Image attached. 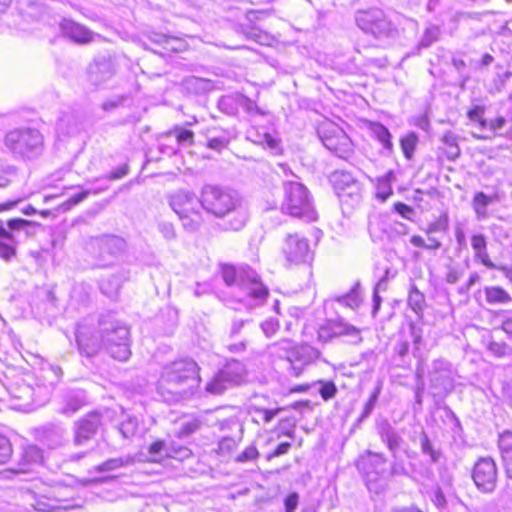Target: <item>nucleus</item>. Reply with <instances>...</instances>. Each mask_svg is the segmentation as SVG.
I'll return each mask as SVG.
<instances>
[{"mask_svg": "<svg viewBox=\"0 0 512 512\" xmlns=\"http://www.w3.org/2000/svg\"><path fill=\"white\" fill-rule=\"evenodd\" d=\"M4 143L14 155L23 159H35L44 151V137L37 129L11 130L6 134Z\"/></svg>", "mask_w": 512, "mask_h": 512, "instance_id": "nucleus-6", "label": "nucleus"}, {"mask_svg": "<svg viewBox=\"0 0 512 512\" xmlns=\"http://www.w3.org/2000/svg\"><path fill=\"white\" fill-rule=\"evenodd\" d=\"M41 391V388L36 390L25 382L16 383L10 388L12 398L19 402L15 406L26 411L44 404V400L39 398Z\"/></svg>", "mask_w": 512, "mask_h": 512, "instance_id": "nucleus-14", "label": "nucleus"}, {"mask_svg": "<svg viewBox=\"0 0 512 512\" xmlns=\"http://www.w3.org/2000/svg\"><path fill=\"white\" fill-rule=\"evenodd\" d=\"M235 447V441L231 438H224L219 442V450L221 452H229Z\"/></svg>", "mask_w": 512, "mask_h": 512, "instance_id": "nucleus-61", "label": "nucleus"}, {"mask_svg": "<svg viewBox=\"0 0 512 512\" xmlns=\"http://www.w3.org/2000/svg\"><path fill=\"white\" fill-rule=\"evenodd\" d=\"M115 72L114 64L105 57L95 60L88 69L89 81L93 85H100L109 80Z\"/></svg>", "mask_w": 512, "mask_h": 512, "instance_id": "nucleus-19", "label": "nucleus"}, {"mask_svg": "<svg viewBox=\"0 0 512 512\" xmlns=\"http://www.w3.org/2000/svg\"><path fill=\"white\" fill-rule=\"evenodd\" d=\"M160 233L167 240H172L176 237V232L173 224L169 222H162L158 226Z\"/></svg>", "mask_w": 512, "mask_h": 512, "instance_id": "nucleus-51", "label": "nucleus"}, {"mask_svg": "<svg viewBox=\"0 0 512 512\" xmlns=\"http://www.w3.org/2000/svg\"><path fill=\"white\" fill-rule=\"evenodd\" d=\"M356 23L360 29L376 37L387 35L391 30V23L383 11L377 8L359 11L356 14Z\"/></svg>", "mask_w": 512, "mask_h": 512, "instance_id": "nucleus-11", "label": "nucleus"}, {"mask_svg": "<svg viewBox=\"0 0 512 512\" xmlns=\"http://www.w3.org/2000/svg\"><path fill=\"white\" fill-rule=\"evenodd\" d=\"M417 143L418 136L414 132H410L401 138V149L407 159H412Z\"/></svg>", "mask_w": 512, "mask_h": 512, "instance_id": "nucleus-35", "label": "nucleus"}, {"mask_svg": "<svg viewBox=\"0 0 512 512\" xmlns=\"http://www.w3.org/2000/svg\"><path fill=\"white\" fill-rule=\"evenodd\" d=\"M228 142H229L228 138L225 137V136L212 137V138L208 139L207 146L210 149H213V150H216V151H221L222 149H224L228 145Z\"/></svg>", "mask_w": 512, "mask_h": 512, "instance_id": "nucleus-50", "label": "nucleus"}, {"mask_svg": "<svg viewBox=\"0 0 512 512\" xmlns=\"http://www.w3.org/2000/svg\"><path fill=\"white\" fill-rule=\"evenodd\" d=\"M499 448L506 474L512 479V432L505 431L500 435Z\"/></svg>", "mask_w": 512, "mask_h": 512, "instance_id": "nucleus-22", "label": "nucleus"}, {"mask_svg": "<svg viewBox=\"0 0 512 512\" xmlns=\"http://www.w3.org/2000/svg\"><path fill=\"white\" fill-rule=\"evenodd\" d=\"M331 182L341 203L349 206L360 203L362 185L350 172L335 171L331 176Z\"/></svg>", "mask_w": 512, "mask_h": 512, "instance_id": "nucleus-9", "label": "nucleus"}, {"mask_svg": "<svg viewBox=\"0 0 512 512\" xmlns=\"http://www.w3.org/2000/svg\"><path fill=\"white\" fill-rule=\"evenodd\" d=\"M60 29L66 37L78 44H88L95 37L92 31L71 19H63L60 23Z\"/></svg>", "mask_w": 512, "mask_h": 512, "instance_id": "nucleus-17", "label": "nucleus"}, {"mask_svg": "<svg viewBox=\"0 0 512 512\" xmlns=\"http://www.w3.org/2000/svg\"><path fill=\"white\" fill-rule=\"evenodd\" d=\"M336 393H337V387L331 381L322 383L321 387L319 388V394L321 395L322 399L325 401H328V400L334 398Z\"/></svg>", "mask_w": 512, "mask_h": 512, "instance_id": "nucleus-48", "label": "nucleus"}, {"mask_svg": "<svg viewBox=\"0 0 512 512\" xmlns=\"http://www.w3.org/2000/svg\"><path fill=\"white\" fill-rule=\"evenodd\" d=\"M85 404V396L82 392H73L66 396L59 412L65 416H72Z\"/></svg>", "mask_w": 512, "mask_h": 512, "instance_id": "nucleus-24", "label": "nucleus"}, {"mask_svg": "<svg viewBox=\"0 0 512 512\" xmlns=\"http://www.w3.org/2000/svg\"><path fill=\"white\" fill-rule=\"evenodd\" d=\"M299 496L297 493L289 494L285 499V512H294L298 505Z\"/></svg>", "mask_w": 512, "mask_h": 512, "instance_id": "nucleus-53", "label": "nucleus"}, {"mask_svg": "<svg viewBox=\"0 0 512 512\" xmlns=\"http://www.w3.org/2000/svg\"><path fill=\"white\" fill-rule=\"evenodd\" d=\"M290 447L291 444L289 442H283L276 447L274 452L268 458L284 455L289 451Z\"/></svg>", "mask_w": 512, "mask_h": 512, "instance_id": "nucleus-59", "label": "nucleus"}, {"mask_svg": "<svg viewBox=\"0 0 512 512\" xmlns=\"http://www.w3.org/2000/svg\"><path fill=\"white\" fill-rule=\"evenodd\" d=\"M285 198L282 209L293 217L314 221L317 218L312 200L307 188L295 181L284 184Z\"/></svg>", "mask_w": 512, "mask_h": 512, "instance_id": "nucleus-7", "label": "nucleus"}, {"mask_svg": "<svg viewBox=\"0 0 512 512\" xmlns=\"http://www.w3.org/2000/svg\"><path fill=\"white\" fill-rule=\"evenodd\" d=\"M170 134L175 136L177 143L181 146H192L194 144V133L182 126H175Z\"/></svg>", "mask_w": 512, "mask_h": 512, "instance_id": "nucleus-34", "label": "nucleus"}, {"mask_svg": "<svg viewBox=\"0 0 512 512\" xmlns=\"http://www.w3.org/2000/svg\"><path fill=\"white\" fill-rule=\"evenodd\" d=\"M99 425L100 414L98 412L89 413L81 418L75 427V445H83L90 440L95 435Z\"/></svg>", "mask_w": 512, "mask_h": 512, "instance_id": "nucleus-15", "label": "nucleus"}, {"mask_svg": "<svg viewBox=\"0 0 512 512\" xmlns=\"http://www.w3.org/2000/svg\"><path fill=\"white\" fill-rule=\"evenodd\" d=\"M472 478L479 490L491 493L496 488L497 467L492 458L479 459L473 468Z\"/></svg>", "mask_w": 512, "mask_h": 512, "instance_id": "nucleus-13", "label": "nucleus"}, {"mask_svg": "<svg viewBox=\"0 0 512 512\" xmlns=\"http://www.w3.org/2000/svg\"><path fill=\"white\" fill-rule=\"evenodd\" d=\"M199 426H200V424L197 420L184 422L181 425V429H180L179 433L181 436H188V435L194 433L195 431H197L199 429Z\"/></svg>", "mask_w": 512, "mask_h": 512, "instance_id": "nucleus-52", "label": "nucleus"}, {"mask_svg": "<svg viewBox=\"0 0 512 512\" xmlns=\"http://www.w3.org/2000/svg\"><path fill=\"white\" fill-rule=\"evenodd\" d=\"M258 456H259V452H258L257 448L255 446L251 445V446H248L247 448H245V450L237 456L236 461L237 462L253 461V460L257 459Z\"/></svg>", "mask_w": 512, "mask_h": 512, "instance_id": "nucleus-49", "label": "nucleus"}, {"mask_svg": "<svg viewBox=\"0 0 512 512\" xmlns=\"http://www.w3.org/2000/svg\"><path fill=\"white\" fill-rule=\"evenodd\" d=\"M471 246L475 252V257L479 259L483 265H485L488 268L494 267L487 253V243L484 235H473L471 238Z\"/></svg>", "mask_w": 512, "mask_h": 512, "instance_id": "nucleus-25", "label": "nucleus"}, {"mask_svg": "<svg viewBox=\"0 0 512 512\" xmlns=\"http://www.w3.org/2000/svg\"><path fill=\"white\" fill-rule=\"evenodd\" d=\"M389 273H390V270L388 268H386L384 271V275L379 279V281L377 282V284L374 288L373 300H374V310L375 311L379 309V306L381 303V298L379 297L378 292L381 290H383V291L386 290L387 279H388Z\"/></svg>", "mask_w": 512, "mask_h": 512, "instance_id": "nucleus-42", "label": "nucleus"}, {"mask_svg": "<svg viewBox=\"0 0 512 512\" xmlns=\"http://www.w3.org/2000/svg\"><path fill=\"white\" fill-rule=\"evenodd\" d=\"M43 460V454L39 447L30 445L24 448L18 468L13 473H29L40 466Z\"/></svg>", "mask_w": 512, "mask_h": 512, "instance_id": "nucleus-20", "label": "nucleus"}, {"mask_svg": "<svg viewBox=\"0 0 512 512\" xmlns=\"http://www.w3.org/2000/svg\"><path fill=\"white\" fill-rule=\"evenodd\" d=\"M256 142L259 144H266L268 147L272 149L277 147L276 139L268 133H264L262 139H259Z\"/></svg>", "mask_w": 512, "mask_h": 512, "instance_id": "nucleus-60", "label": "nucleus"}, {"mask_svg": "<svg viewBox=\"0 0 512 512\" xmlns=\"http://www.w3.org/2000/svg\"><path fill=\"white\" fill-rule=\"evenodd\" d=\"M203 209L223 220L227 231H239L249 220L246 201L236 191L216 185H205L201 190Z\"/></svg>", "mask_w": 512, "mask_h": 512, "instance_id": "nucleus-2", "label": "nucleus"}, {"mask_svg": "<svg viewBox=\"0 0 512 512\" xmlns=\"http://www.w3.org/2000/svg\"><path fill=\"white\" fill-rule=\"evenodd\" d=\"M321 140L328 150L341 158H346L352 151L349 137L339 128H335L332 135L321 136Z\"/></svg>", "mask_w": 512, "mask_h": 512, "instance_id": "nucleus-16", "label": "nucleus"}, {"mask_svg": "<svg viewBox=\"0 0 512 512\" xmlns=\"http://www.w3.org/2000/svg\"><path fill=\"white\" fill-rule=\"evenodd\" d=\"M229 383L219 371L205 386V391L208 394L220 395L228 387Z\"/></svg>", "mask_w": 512, "mask_h": 512, "instance_id": "nucleus-33", "label": "nucleus"}, {"mask_svg": "<svg viewBox=\"0 0 512 512\" xmlns=\"http://www.w3.org/2000/svg\"><path fill=\"white\" fill-rule=\"evenodd\" d=\"M90 193H91V191H90V190H84V191H82V192H80V193H78V194H76V195H74V196L70 197V198L67 200L66 204H67L68 206L77 205V204H79L80 202H82L83 200H85V199L88 197V195H89Z\"/></svg>", "mask_w": 512, "mask_h": 512, "instance_id": "nucleus-54", "label": "nucleus"}, {"mask_svg": "<svg viewBox=\"0 0 512 512\" xmlns=\"http://www.w3.org/2000/svg\"><path fill=\"white\" fill-rule=\"evenodd\" d=\"M489 350L497 356H502L506 352V346L504 344L491 342L488 346Z\"/></svg>", "mask_w": 512, "mask_h": 512, "instance_id": "nucleus-62", "label": "nucleus"}, {"mask_svg": "<svg viewBox=\"0 0 512 512\" xmlns=\"http://www.w3.org/2000/svg\"><path fill=\"white\" fill-rule=\"evenodd\" d=\"M486 301L489 304H507L512 301L511 296L501 287L491 286L485 288Z\"/></svg>", "mask_w": 512, "mask_h": 512, "instance_id": "nucleus-30", "label": "nucleus"}, {"mask_svg": "<svg viewBox=\"0 0 512 512\" xmlns=\"http://www.w3.org/2000/svg\"><path fill=\"white\" fill-rule=\"evenodd\" d=\"M343 335L356 337L359 335V330L350 324L341 321H332L322 325L318 331V338L323 342H327L333 337Z\"/></svg>", "mask_w": 512, "mask_h": 512, "instance_id": "nucleus-18", "label": "nucleus"}, {"mask_svg": "<svg viewBox=\"0 0 512 512\" xmlns=\"http://www.w3.org/2000/svg\"><path fill=\"white\" fill-rule=\"evenodd\" d=\"M132 463V458L129 456L126 457H118L111 458L105 461L104 463L94 467L97 472H110L117 470L119 468L125 467Z\"/></svg>", "mask_w": 512, "mask_h": 512, "instance_id": "nucleus-32", "label": "nucleus"}, {"mask_svg": "<svg viewBox=\"0 0 512 512\" xmlns=\"http://www.w3.org/2000/svg\"><path fill=\"white\" fill-rule=\"evenodd\" d=\"M199 366L188 358L176 360L163 368L157 392L168 403L190 399L199 388Z\"/></svg>", "mask_w": 512, "mask_h": 512, "instance_id": "nucleus-3", "label": "nucleus"}, {"mask_svg": "<svg viewBox=\"0 0 512 512\" xmlns=\"http://www.w3.org/2000/svg\"><path fill=\"white\" fill-rule=\"evenodd\" d=\"M16 168L6 161L0 160V187L8 186L16 177Z\"/></svg>", "mask_w": 512, "mask_h": 512, "instance_id": "nucleus-37", "label": "nucleus"}, {"mask_svg": "<svg viewBox=\"0 0 512 512\" xmlns=\"http://www.w3.org/2000/svg\"><path fill=\"white\" fill-rule=\"evenodd\" d=\"M281 250L289 264L306 263L312 258L308 240L298 233L288 234L284 238Z\"/></svg>", "mask_w": 512, "mask_h": 512, "instance_id": "nucleus-10", "label": "nucleus"}, {"mask_svg": "<svg viewBox=\"0 0 512 512\" xmlns=\"http://www.w3.org/2000/svg\"><path fill=\"white\" fill-rule=\"evenodd\" d=\"M369 130L372 136L375 137L386 150H392L391 134L384 125L378 122H370Z\"/></svg>", "mask_w": 512, "mask_h": 512, "instance_id": "nucleus-28", "label": "nucleus"}, {"mask_svg": "<svg viewBox=\"0 0 512 512\" xmlns=\"http://www.w3.org/2000/svg\"><path fill=\"white\" fill-rule=\"evenodd\" d=\"M421 450L424 454L430 456L432 462H437L440 459V452L435 450L425 433L421 436Z\"/></svg>", "mask_w": 512, "mask_h": 512, "instance_id": "nucleus-43", "label": "nucleus"}, {"mask_svg": "<svg viewBox=\"0 0 512 512\" xmlns=\"http://www.w3.org/2000/svg\"><path fill=\"white\" fill-rule=\"evenodd\" d=\"M444 144V152L449 160H455L460 155V148L458 145V136L452 131H446L441 138Z\"/></svg>", "mask_w": 512, "mask_h": 512, "instance_id": "nucleus-27", "label": "nucleus"}, {"mask_svg": "<svg viewBox=\"0 0 512 512\" xmlns=\"http://www.w3.org/2000/svg\"><path fill=\"white\" fill-rule=\"evenodd\" d=\"M44 442L51 448L62 445L65 438V429L60 426L51 425L45 428Z\"/></svg>", "mask_w": 512, "mask_h": 512, "instance_id": "nucleus-29", "label": "nucleus"}, {"mask_svg": "<svg viewBox=\"0 0 512 512\" xmlns=\"http://www.w3.org/2000/svg\"><path fill=\"white\" fill-rule=\"evenodd\" d=\"M270 353L280 358H285L289 363L293 374L299 376L303 366L312 358L313 349L309 346H293L289 340H282L272 344Z\"/></svg>", "mask_w": 512, "mask_h": 512, "instance_id": "nucleus-8", "label": "nucleus"}, {"mask_svg": "<svg viewBox=\"0 0 512 512\" xmlns=\"http://www.w3.org/2000/svg\"><path fill=\"white\" fill-rule=\"evenodd\" d=\"M169 203L186 231L196 232L203 225L204 209L201 196L197 197L193 192L179 190L171 195Z\"/></svg>", "mask_w": 512, "mask_h": 512, "instance_id": "nucleus-5", "label": "nucleus"}, {"mask_svg": "<svg viewBox=\"0 0 512 512\" xmlns=\"http://www.w3.org/2000/svg\"><path fill=\"white\" fill-rule=\"evenodd\" d=\"M261 328L266 336H271L278 329V324L273 320H266L261 324Z\"/></svg>", "mask_w": 512, "mask_h": 512, "instance_id": "nucleus-55", "label": "nucleus"}, {"mask_svg": "<svg viewBox=\"0 0 512 512\" xmlns=\"http://www.w3.org/2000/svg\"><path fill=\"white\" fill-rule=\"evenodd\" d=\"M12 455V446L9 439L0 435V464L6 463Z\"/></svg>", "mask_w": 512, "mask_h": 512, "instance_id": "nucleus-47", "label": "nucleus"}, {"mask_svg": "<svg viewBox=\"0 0 512 512\" xmlns=\"http://www.w3.org/2000/svg\"><path fill=\"white\" fill-rule=\"evenodd\" d=\"M130 332L128 327L117 320L111 313L102 315L99 319V330L91 339H86L81 333L77 334L79 348L87 356H93L105 350L112 358L126 361L131 355Z\"/></svg>", "mask_w": 512, "mask_h": 512, "instance_id": "nucleus-1", "label": "nucleus"}, {"mask_svg": "<svg viewBox=\"0 0 512 512\" xmlns=\"http://www.w3.org/2000/svg\"><path fill=\"white\" fill-rule=\"evenodd\" d=\"M30 225H32L31 221L12 219L7 222V228L0 226V258L9 261L16 255L17 240L15 233Z\"/></svg>", "mask_w": 512, "mask_h": 512, "instance_id": "nucleus-12", "label": "nucleus"}, {"mask_svg": "<svg viewBox=\"0 0 512 512\" xmlns=\"http://www.w3.org/2000/svg\"><path fill=\"white\" fill-rule=\"evenodd\" d=\"M483 114L484 108L481 106H475L467 115L470 121L478 123L480 128L483 130L486 129L488 125V121L483 118Z\"/></svg>", "mask_w": 512, "mask_h": 512, "instance_id": "nucleus-44", "label": "nucleus"}, {"mask_svg": "<svg viewBox=\"0 0 512 512\" xmlns=\"http://www.w3.org/2000/svg\"><path fill=\"white\" fill-rule=\"evenodd\" d=\"M393 173L390 171L385 176L377 179L376 198L382 202L386 201L392 194L391 177Z\"/></svg>", "mask_w": 512, "mask_h": 512, "instance_id": "nucleus-31", "label": "nucleus"}, {"mask_svg": "<svg viewBox=\"0 0 512 512\" xmlns=\"http://www.w3.org/2000/svg\"><path fill=\"white\" fill-rule=\"evenodd\" d=\"M408 304L415 312L422 310L424 304V295L414 285L409 291Z\"/></svg>", "mask_w": 512, "mask_h": 512, "instance_id": "nucleus-39", "label": "nucleus"}, {"mask_svg": "<svg viewBox=\"0 0 512 512\" xmlns=\"http://www.w3.org/2000/svg\"><path fill=\"white\" fill-rule=\"evenodd\" d=\"M439 34H440V30L437 26L428 27L425 30L424 35L421 39V42H420L421 46L429 47L432 43H434L438 39Z\"/></svg>", "mask_w": 512, "mask_h": 512, "instance_id": "nucleus-46", "label": "nucleus"}, {"mask_svg": "<svg viewBox=\"0 0 512 512\" xmlns=\"http://www.w3.org/2000/svg\"><path fill=\"white\" fill-rule=\"evenodd\" d=\"M137 427V419L127 416V418L120 424L119 431L124 438H130L136 433Z\"/></svg>", "mask_w": 512, "mask_h": 512, "instance_id": "nucleus-40", "label": "nucleus"}, {"mask_svg": "<svg viewBox=\"0 0 512 512\" xmlns=\"http://www.w3.org/2000/svg\"><path fill=\"white\" fill-rule=\"evenodd\" d=\"M222 375L225 377L229 385H238L246 376V369L243 363L232 360L229 361L225 367L220 370Z\"/></svg>", "mask_w": 512, "mask_h": 512, "instance_id": "nucleus-21", "label": "nucleus"}, {"mask_svg": "<svg viewBox=\"0 0 512 512\" xmlns=\"http://www.w3.org/2000/svg\"><path fill=\"white\" fill-rule=\"evenodd\" d=\"M336 301L341 305L347 306L351 309L359 307L361 298L357 289H352L349 293L339 296Z\"/></svg>", "mask_w": 512, "mask_h": 512, "instance_id": "nucleus-38", "label": "nucleus"}, {"mask_svg": "<svg viewBox=\"0 0 512 512\" xmlns=\"http://www.w3.org/2000/svg\"><path fill=\"white\" fill-rule=\"evenodd\" d=\"M395 210L403 217L409 218L410 214L413 212L412 208L404 203L397 202L394 205Z\"/></svg>", "mask_w": 512, "mask_h": 512, "instance_id": "nucleus-57", "label": "nucleus"}, {"mask_svg": "<svg viewBox=\"0 0 512 512\" xmlns=\"http://www.w3.org/2000/svg\"><path fill=\"white\" fill-rule=\"evenodd\" d=\"M505 123V118L498 117L497 119L488 122L487 128H489L493 133H495L497 130L501 129Z\"/></svg>", "mask_w": 512, "mask_h": 512, "instance_id": "nucleus-63", "label": "nucleus"}, {"mask_svg": "<svg viewBox=\"0 0 512 512\" xmlns=\"http://www.w3.org/2000/svg\"><path fill=\"white\" fill-rule=\"evenodd\" d=\"M111 281L114 284V287L112 289L106 287V281H102L100 285L102 292L107 294L108 296H112L113 294H115L119 288L118 278L112 277Z\"/></svg>", "mask_w": 512, "mask_h": 512, "instance_id": "nucleus-56", "label": "nucleus"}, {"mask_svg": "<svg viewBox=\"0 0 512 512\" xmlns=\"http://www.w3.org/2000/svg\"><path fill=\"white\" fill-rule=\"evenodd\" d=\"M222 278L228 286H234V299L247 310H253L264 304L268 289L259 280L258 274L251 268L224 265Z\"/></svg>", "mask_w": 512, "mask_h": 512, "instance_id": "nucleus-4", "label": "nucleus"}, {"mask_svg": "<svg viewBox=\"0 0 512 512\" xmlns=\"http://www.w3.org/2000/svg\"><path fill=\"white\" fill-rule=\"evenodd\" d=\"M152 40L156 43L164 44L166 49L172 51L181 50V43L176 38L169 37L163 34H155Z\"/></svg>", "mask_w": 512, "mask_h": 512, "instance_id": "nucleus-41", "label": "nucleus"}, {"mask_svg": "<svg viewBox=\"0 0 512 512\" xmlns=\"http://www.w3.org/2000/svg\"><path fill=\"white\" fill-rule=\"evenodd\" d=\"M123 100V97H116L114 99L107 100L102 104V108L105 111H111L112 109L118 107L123 102Z\"/></svg>", "mask_w": 512, "mask_h": 512, "instance_id": "nucleus-58", "label": "nucleus"}, {"mask_svg": "<svg viewBox=\"0 0 512 512\" xmlns=\"http://www.w3.org/2000/svg\"><path fill=\"white\" fill-rule=\"evenodd\" d=\"M380 435L382 440L387 444L388 449L395 456L403 442L402 437L388 424L381 428Z\"/></svg>", "mask_w": 512, "mask_h": 512, "instance_id": "nucleus-26", "label": "nucleus"}, {"mask_svg": "<svg viewBox=\"0 0 512 512\" xmlns=\"http://www.w3.org/2000/svg\"><path fill=\"white\" fill-rule=\"evenodd\" d=\"M380 393H381V385L379 384L375 387L374 391L372 392L368 401L366 402L363 412L361 414V419L368 417L372 413Z\"/></svg>", "mask_w": 512, "mask_h": 512, "instance_id": "nucleus-45", "label": "nucleus"}, {"mask_svg": "<svg viewBox=\"0 0 512 512\" xmlns=\"http://www.w3.org/2000/svg\"><path fill=\"white\" fill-rule=\"evenodd\" d=\"M97 244L103 253H107L112 256L118 255L125 248V241L114 235L103 236L97 239Z\"/></svg>", "mask_w": 512, "mask_h": 512, "instance_id": "nucleus-23", "label": "nucleus"}, {"mask_svg": "<svg viewBox=\"0 0 512 512\" xmlns=\"http://www.w3.org/2000/svg\"><path fill=\"white\" fill-rule=\"evenodd\" d=\"M502 329L512 337V312L502 322Z\"/></svg>", "mask_w": 512, "mask_h": 512, "instance_id": "nucleus-64", "label": "nucleus"}, {"mask_svg": "<svg viewBox=\"0 0 512 512\" xmlns=\"http://www.w3.org/2000/svg\"><path fill=\"white\" fill-rule=\"evenodd\" d=\"M491 202V199L483 192L475 194L473 199V207L478 219L485 218L487 215L486 207Z\"/></svg>", "mask_w": 512, "mask_h": 512, "instance_id": "nucleus-36", "label": "nucleus"}]
</instances>
